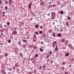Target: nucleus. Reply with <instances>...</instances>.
Listing matches in <instances>:
<instances>
[{"label": "nucleus", "instance_id": "obj_40", "mask_svg": "<svg viewBox=\"0 0 74 74\" xmlns=\"http://www.w3.org/2000/svg\"><path fill=\"white\" fill-rule=\"evenodd\" d=\"M42 28V26L41 25L40 27V29H41Z\"/></svg>", "mask_w": 74, "mask_h": 74}, {"label": "nucleus", "instance_id": "obj_4", "mask_svg": "<svg viewBox=\"0 0 74 74\" xmlns=\"http://www.w3.org/2000/svg\"><path fill=\"white\" fill-rule=\"evenodd\" d=\"M44 3H45V2L42 1L40 3V5H44Z\"/></svg>", "mask_w": 74, "mask_h": 74}, {"label": "nucleus", "instance_id": "obj_26", "mask_svg": "<svg viewBox=\"0 0 74 74\" xmlns=\"http://www.w3.org/2000/svg\"><path fill=\"white\" fill-rule=\"evenodd\" d=\"M38 54H36L35 55V57H36V58H37V57H38Z\"/></svg>", "mask_w": 74, "mask_h": 74}, {"label": "nucleus", "instance_id": "obj_61", "mask_svg": "<svg viewBox=\"0 0 74 74\" xmlns=\"http://www.w3.org/2000/svg\"><path fill=\"white\" fill-rule=\"evenodd\" d=\"M5 15L4 14H3V15H2V16H4Z\"/></svg>", "mask_w": 74, "mask_h": 74}, {"label": "nucleus", "instance_id": "obj_21", "mask_svg": "<svg viewBox=\"0 0 74 74\" xmlns=\"http://www.w3.org/2000/svg\"><path fill=\"white\" fill-rule=\"evenodd\" d=\"M67 18L68 19H69V20H70V19H71V18L69 16L67 17Z\"/></svg>", "mask_w": 74, "mask_h": 74}, {"label": "nucleus", "instance_id": "obj_42", "mask_svg": "<svg viewBox=\"0 0 74 74\" xmlns=\"http://www.w3.org/2000/svg\"><path fill=\"white\" fill-rule=\"evenodd\" d=\"M37 46H35L34 47V49H36V48H37Z\"/></svg>", "mask_w": 74, "mask_h": 74}, {"label": "nucleus", "instance_id": "obj_6", "mask_svg": "<svg viewBox=\"0 0 74 74\" xmlns=\"http://www.w3.org/2000/svg\"><path fill=\"white\" fill-rule=\"evenodd\" d=\"M69 53H65V56H66V57H67V56H69Z\"/></svg>", "mask_w": 74, "mask_h": 74}, {"label": "nucleus", "instance_id": "obj_16", "mask_svg": "<svg viewBox=\"0 0 74 74\" xmlns=\"http://www.w3.org/2000/svg\"><path fill=\"white\" fill-rule=\"evenodd\" d=\"M52 36L53 37H55V33L53 32L52 34Z\"/></svg>", "mask_w": 74, "mask_h": 74}, {"label": "nucleus", "instance_id": "obj_44", "mask_svg": "<svg viewBox=\"0 0 74 74\" xmlns=\"http://www.w3.org/2000/svg\"><path fill=\"white\" fill-rule=\"evenodd\" d=\"M65 64V62H63L62 63V64Z\"/></svg>", "mask_w": 74, "mask_h": 74}, {"label": "nucleus", "instance_id": "obj_53", "mask_svg": "<svg viewBox=\"0 0 74 74\" xmlns=\"http://www.w3.org/2000/svg\"><path fill=\"white\" fill-rule=\"evenodd\" d=\"M1 36H3V33H2L1 34Z\"/></svg>", "mask_w": 74, "mask_h": 74}, {"label": "nucleus", "instance_id": "obj_7", "mask_svg": "<svg viewBox=\"0 0 74 74\" xmlns=\"http://www.w3.org/2000/svg\"><path fill=\"white\" fill-rule=\"evenodd\" d=\"M72 47V48L73 47V46H72V45H71V44H69L68 45V47Z\"/></svg>", "mask_w": 74, "mask_h": 74}, {"label": "nucleus", "instance_id": "obj_24", "mask_svg": "<svg viewBox=\"0 0 74 74\" xmlns=\"http://www.w3.org/2000/svg\"><path fill=\"white\" fill-rule=\"evenodd\" d=\"M53 43L54 44H57V42L56 41H54Z\"/></svg>", "mask_w": 74, "mask_h": 74}, {"label": "nucleus", "instance_id": "obj_46", "mask_svg": "<svg viewBox=\"0 0 74 74\" xmlns=\"http://www.w3.org/2000/svg\"><path fill=\"white\" fill-rule=\"evenodd\" d=\"M5 3H6V4H8V1H6L5 2Z\"/></svg>", "mask_w": 74, "mask_h": 74}, {"label": "nucleus", "instance_id": "obj_56", "mask_svg": "<svg viewBox=\"0 0 74 74\" xmlns=\"http://www.w3.org/2000/svg\"><path fill=\"white\" fill-rule=\"evenodd\" d=\"M30 21H32V18H31L30 19Z\"/></svg>", "mask_w": 74, "mask_h": 74}, {"label": "nucleus", "instance_id": "obj_13", "mask_svg": "<svg viewBox=\"0 0 74 74\" xmlns=\"http://www.w3.org/2000/svg\"><path fill=\"white\" fill-rule=\"evenodd\" d=\"M46 67V66H45V64H44L43 65V69H44H44H45V68Z\"/></svg>", "mask_w": 74, "mask_h": 74}, {"label": "nucleus", "instance_id": "obj_32", "mask_svg": "<svg viewBox=\"0 0 74 74\" xmlns=\"http://www.w3.org/2000/svg\"><path fill=\"white\" fill-rule=\"evenodd\" d=\"M35 32L36 33V34H37V35L38 34V32H37V31H36Z\"/></svg>", "mask_w": 74, "mask_h": 74}, {"label": "nucleus", "instance_id": "obj_55", "mask_svg": "<svg viewBox=\"0 0 74 74\" xmlns=\"http://www.w3.org/2000/svg\"><path fill=\"white\" fill-rule=\"evenodd\" d=\"M4 74H6V73L5 72V71H3Z\"/></svg>", "mask_w": 74, "mask_h": 74}, {"label": "nucleus", "instance_id": "obj_1", "mask_svg": "<svg viewBox=\"0 0 74 74\" xmlns=\"http://www.w3.org/2000/svg\"><path fill=\"white\" fill-rule=\"evenodd\" d=\"M51 18L52 19H54L55 18V15L56 13L54 12H51Z\"/></svg>", "mask_w": 74, "mask_h": 74}, {"label": "nucleus", "instance_id": "obj_38", "mask_svg": "<svg viewBox=\"0 0 74 74\" xmlns=\"http://www.w3.org/2000/svg\"><path fill=\"white\" fill-rule=\"evenodd\" d=\"M40 34H42V31H40Z\"/></svg>", "mask_w": 74, "mask_h": 74}, {"label": "nucleus", "instance_id": "obj_14", "mask_svg": "<svg viewBox=\"0 0 74 74\" xmlns=\"http://www.w3.org/2000/svg\"><path fill=\"white\" fill-rule=\"evenodd\" d=\"M50 56L49 55L48 56H47L46 57V58H47V59H48V58H49Z\"/></svg>", "mask_w": 74, "mask_h": 74}, {"label": "nucleus", "instance_id": "obj_18", "mask_svg": "<svg viewBox=\"0 0 74 74\" xmlns=\"http://www.w3.org/2000/svg\"><path fill=\"white\" fill-rule=\"evenodd\" d=\"M65 42L66 43V44H68V43L69 42V40H67L65 41Z\"/></svg>", "mask_w": 74, "mask_h": 74}, {"label": "nucleus", "instance_id": "obj_64", "mask_svg": "<svg viewBox=\"0 0 74 74\" xmlns=\"http://www.w3.org/2000/svg\"><path fill=\"white\" fill-rule=\"evenodd\" d=\"M22 25H24V23H23L22 24Z\"/></svg>", "mask_w": 74, "mask_h": 74}, {"label": "nucleus", "instance_id": "obj_10", "mask_svg": "<svg viewBox=\"0 0 74 74\" xmlns=\"http://www.w3.org/2000/svg\"><path fill=\"white\" fill-rule=\"evenodd\" d=\"M62 49H66V47L63 46L62 47Z\"/></svg>", "mask_w": 74, "mask_h": 74}, {"label": "nucleus", "instance_id": "obj_50", "mask_svg": "<svg viewBox=\"0 0 74 74\" xmlns=\"http://www.w3.org/2000/svg\"><path fill=\"white\" fill-rule=\"evenodd\" d=\"M4 71H2V73H4Z\"/></svg>", "mask_w": 74, "mask_h": 74}, {"label": "nucleus", "instance_id": "obj_25", "mask_svg": "<svg viewBox=\"0 0 74 74\" xmlns=\"http://www.w3.org/2000/svg\"><path fill=\"white\" fill-rule=\"evenodd\" d=\"M23 48H25L26 47V45H23Z\"/></svg>", "mask_w": 74, "mask_h": 74}, {"label": "nucleus", "instance_id": "obj_45", "mask_svg": "<svg viewBox=\"0 0 74 74\" xmlns=\"http://www.w3.org/2000/svg\"><path fill=\"white\" fill-rule=\"evenodd\" d=\"M62 41L63 42H64V39H62Z\"/></svg>", "mask_w": 74, "mask_h": 74}, {"label": "nucleus", "instance_id": "obj_28", "mask_svg": "<svg viewBox=\"0 0 74 74\" xmlns=\"http://www.w3.org/2000/svg\"><path fill=\"white\" fill-rule=\"evenodd\" d=\"M60 14H63V12L61 11L60 12Z\"/></svg>", "mask_w": 74, "mask_h": 74}, {"label": "nucleus", "instance_id": "obj_9", "mask_svg": "<svg viewBox=\"0 0 74 74\" xmlns=\"http://www.w3.org/2000/svg\"><path fill=\"white\" fill-rule=\"evenodd\" d=\"M48 52H49V55H51L52 53V52L51 51H49Z\"/></svg>", "mask_w": 74, "mask_h": 74}, {"label": "nucleus", "instance_id": "obj_59", "mask_svg": "<svg viewBox=\"0 0 74 74\" xmlns=\"http://www.w3.org/2000/svg\"><path fill=\"white\" fill-rule=\"evenodd\" d=\"M54 45V44H53V45H52L53 47V48H54V47H53V45Z\"/></svg>", "mask_w": 74, "mask_h": 74}, {"label": "nucleus", "instance_id": "obj_54", "mask_svg": "<svg viewBox=\"0 0 74 74\" xmlns=\"http://www.w3.org/2000/svg\"><path fill=\"white\" fill-rule=\"evenodd\" d=\"M1 1H0V4H1Z\"/></svg>", "mask_w": 74, "mask_h": 74}, {"label": "nucleus", "instance_id": "obj_22", "mask_svg": "<svg viewBox=\"0 0 74 74\" xmlns=\"http://www.w3.org/2000/svg\"><path fill=\"white\" fill-rule=\"evenodd\" d=\"M5 57H7V56H8V55H7V53H6L5 54Z\"/></svg>", "mask_w": 74, "mask_h": 74}, {"label": "nucleus", "instance_id": "obj_12", "mask_svg": "<svg viewBox=\"0 0 74 74\" xmlns=\"http://www.w3.org/2000/svg\"><path fill=\"white\" fill-rule=\"evenodd\" d=\"M40 52H42V51H43V49L42 48H40Z\"/></svg>", "mask_w": 74, "mask_h": 74}, {"label": "nucleus", "instance_id": "obj_34", "mask_svg": "<svg viewBox=\"0 0 74 74\" xmlns=\"http://www.w3.org/2000/svg\"><path fill=\"white\" fill-rule=\"evenodd\" d=\"M41 69H42V67L41 66H40L39 69V70H41Z\"/></svg>", "mask_w": 74, "mask_h": 74}, {"label": "nucleus", "instance_id": "obj_19", "mask_svg": "<svg viewBox=\"0 0 74 74\" xmlns=\"http://www.w3.org/2000/svg\"><path fill=\"white\" fill-rule=\"evenodd\" d=\"M55 50L56 51H58V48H55Z\"/></svg>", "mask_w": 74, "mask_h": 74}, {"label": "nucleus", "instance_id": "obj_47", "mask_svg": "<svg viewBox=\"0 0 74 74\" xmlns=\"http://www.w3.org/2000/svg\"><path fill=\"white\" fill-rule=\"evenodd\" d=\"M13 69H14V70H15V67H13Z\"/></svg>", "mask_w": 74, "mask_h": 74}, {"label": "nucleus", "instance_id": "obj_37", "mask_svg": "<svg viewBox=\"0 0 74 74\" xmlns=\"http://www.w3.org/2000/svg\"><path fill=\"white\" fill-rule=\"evenodd\" d=\"M53 7H56V5H55V4L53 5Z\"/></svg>", "mask_w": 74, "mask_h": 74}, {"label": "nucleus", "instance_id": "obj_60", "mask_svg": "<svg viewBox=\"0 0 74 74\" xmlns=\"http://www.w3.org/2000/svg\"><path fill=\"white\" fill-rule=\"evenodd\" d=\"M53 61H51V63H53Z\"/></svg>", "mask_w": 74, "mask_h": 74}, {"label": "nucleus", "instance_id": "obj_58", "mask_svg": "<svg viewBox=\"0 0 74 74\" xmlns=\"http://www.w3.org/2000/svg\"><path fill=\"white\" fill-rule=\"evenodd\" d=\"M69 67H71V65H70L69 66Z\"/></svg>", "mask_w": 74, "mask_h": 74}, {"label": "nucleus", "instance_id": "obj_23", "mask_svg": "<svg viewBox=\"0 0 74 74\" xmlns=\"http://www.w3.org/2000/svg\"><path fill=\"white\" fill-rule=\"evenodd\" d=\"M5 9L6 10H7V9H8V7L7 6H5Z\"/></svg>", "mask_w": 74, "mask_h": 74}, {"label": "nucleus", "instance_id": "obj_57", "mask_svg": "<svg viewBox=\"0 0 74 74\" xmlns=\"http://www.w3.org/2000/svg\"><path fill=\"white\" fill-rule=\"evenodd\" d=\"M56 48H58V46H56Z\"/></svg>", "mask_w": 74, "mask_h": 74}, {"label": "nucleus", "instance_id": "obj_29", "mask_svg": "<svg viewBox=\"0 0 74 74\" xmlns=\"http://www.w3.org/2000/svg\"><path fill=\"white\" fill-rule=\"evenodd\" d=\"M18 43H19V45H21V42H20V41H18Z\"/></svg>", "mask_w": 74, "mask_h": 74}, {"label": "nucleus", "instance_id": "obj_30", "mask_svg": "<svg viewBox=\"0 0 74 74\" xmlns=\"http://www.w3.org/2000/svg\"><path fill=\"white\" fill-rule=\"evenodd\" d=\"M49 60H50L49 59H47V62H50V61L49 62Z\"/></svg>", "mask_w": 74, "mask_h": 74}, {"label": "nucleus", "instance_id": "obj_63", "mask_svg": "<svg viewBox=\"0 0 74 74\" xmlns=\"http://www.w3.org/2000/svg\"><path fill=\"white\" fill-rule=\"evenodd\" d=\"M43 44V42H41V44Z\"/></svg>", "mask_w": 74, "mask_h": 74}, {"label": "nucleus", "instance_id": "obj_43", "mask_svg": "<svg viewBox=\"0 0 74 74\" xmlns=\"http://www.w3.org/2000/svg\"><path fill=\"white\" fill-rule=\"evenodd\" d=\"M23 41L24 42H25V43L26 42V40H23Z\"/></svg>", "mask_w": 74, "mask_h": 74}, {"label": "nucleus", "instance_id": "obj_2", "mask_svg": "<svg viewBox=\"0 0 74 74\" xmlns=\"http://www.w3.org/2000/svg\"><path fill=\"white\" fill-rule=\"evenodd\" d=\"M32 2H30V3L29 4V5L28 6V8H31V5H32Z\"/></svg>", "mask_w": 74, "mask_h": 74}, {"label": "nucleus", "instance_id": "obj_20", "mask_svg": "<svg viewBox=\"0 0 74 74\" xmlns=\"http://www.w3.org/2000/svg\"><path fill=\"white\" fill-rule=\"evenodd\" d=\"M58 37H61V34H58Z\"/></svg>", "mask_w": 74, "mask_h": 74}, {"label": "nucleus", "instance_id": "obj_52", "mask_svg": "<svg viewBox=\"0 0 74 74\" xmlns=\"http://www.w3.org/2000/svg\"><path fill=\"white\" fill-rule=\"evenodd\" d=\"M33 41L34 42H35L36 40H34V39L33 40Z\"/></svg>", "mask_w": 74, "mask_h": 74}, {"label": "nucleus", "instance_id": "obj_3", "mask_svg": "<svg viewBox=\"0 0 74 74\" xmlns=\"http://www.w3.org/2000/svg\"><path fill=\"white\" fill-rule=\"evenodd\" d=\"M45 41L46 42H49V39H48V38H46V39H45Z\"/></svg>", "mask_w": 74, "mask_h": 74}, {"label": "nucleus", "instance_id": "obj_62", "mask_svg": "<svg viewBox=\"0 0 74 74\" xmlns=\"http://www.w3.org/2000/svg\"><path fill=\"white\" fill-rule=\"evenodd\" d=\"M31 61H32V60H33V59L31 58Z\"/></svg>", "mask_w": 74, "mask_h": 74}, {"label": "nucleus", "instance_id": "obj_51", "mask_svg": "<svg viewBox=\"0 0 74 74\" xmlns=\"http://www.w3.org/2000/svg\"><path fill=\"white\" fill-rule=\"evenodd\" d=\"M3 14H5V12H3Z\"/></svg>", "mask_w": 74, "mask_h": 74}, {"label": "nucleus", "instance_id": "obj_35", "mask_svg": "<svg viewBox=\"0 0 74 74\" xmlns=\"http://www.w3.org/2000/svg\"><path fill=\"white\" fill-rule=\"evenodd\" d=\"M28 73L29 74H32V72H29Z\"/></svg>", "mask_w": 74, "mask_h": 74}, {"label": "nucleus", "instance_id": "obj_15", "mask_svg": "<svg viewBox=\"0 0 74 74\" xmlns=\"http://www.w3.org/2000/svg\"><path fill=\"white\" fill-rule=\"evenodd\" d=\"M66 26H69V22H67L66 23Z\"/></svg>", "mask_w": 74, "mask_h": 74}, {"label": "nucleus", "instance_id": "obj_36", "mask_svg": "<svg viewBox=\"0 0 74 74\" xmlns=\"http://www.w3.org/2000/svg\"><path fill=\"white\" fill-rule=\"evenodd\" d=\"M8 69L9 70V71H11L12 70V69H11L10 68H8Z\"/></svg>", "mask_w": 74, "mask_h": 74}, {"label": "nucleus", "instance_id": "obj_5", "mask_svg": "<svg viewBox=\"0 0 74 74\" xmlns=\"http://www.w3.org/2000/svg\"><path fill=\"white\" fill-rule=\"evenodd\" d=\"M15 66L16 67H18L19 66V64L18 63H17L15 65Z\"/></svg>", "mask_w": 74, "mask_h": 74}, {"label": "nucleus", "instance_id": "obj_17", "mask_svg": "<svg viewBox=\"0 0 74 74\" xmlns=\"http://www.w3.org/2000/svg\"><path fill=\"white\" fill-rule=\"evenodd\" d=\"M19 55L20 56H21V57H23V54L20 53Z\"/></svg>", "mask_w": 74, "mask_h": 74}, {"label": "nucleus", "instance_id": "obj_39", "mask_svg": "<svg viewBox=\"0 0 74 74\" xmlns=\"http://www.w3.org/2000/svg\"><path fill=\"white\" fill-rule=\"evenodd\" d=\"M10 3H12V0H10L9 1Z\"/></svg>", "mask_w": 74, "mask_h": 74}, {"label": "nucleus", "instance_id": "obj_49", "mask_svg": "<svg viewBox=\"0 0 74 74\" xmlns=\"http://www.w3.org/2000/svg\"><path fill=\"white\" fill-rule=\"evenodd\" d=\"M47 15H48V16H50V14L49 13H48V14H47Z\"/></svg>", "mask_w": 74, "mask_h": 74}, {"label": "nucleus", "instance_id": "obj_11", "mask_svg": "<svg viewBox=\"0 0 74 74\" xmlns=\"http://www.w3.org/2000/svg\"><path fill=\"white\" fill-rule=\"evenodd\" d=\"M16 33H17V32H16V31H15L13 33V34H14V35H15V34H16Z\"/></svg>", "mask_w": 74, "mask_h": 74}, {"label": "nucleus", "instance_id": "obj_48", "mask_svg": "<svg viewBox=\"0 0 74 74\" xmlns=\"http://www.w3.org/2000/svg\"><path fill=\"white\" fill-rule=\"evenodd\" d=\"M64 74H68V72H66Z\"/></svg>", "mask_w": 74, "mask_h": 74}, {"label": "nucleus", "instance_id": "obj_41", "mask_svg": "<svg viewBox=\"0 0 74 74\" xmlns=\"http://www.w3.org/2000/svg\"><path fill=\"white\" fill-rule=\"evenodd\" d=\"M29 48H32V45H29Z\"/></svg>", "mask_w": 74, "mask_h": 74}, {"label": "nucleus", "instance_id": "obj_31", "mask_svg": "<svg viewBox=\"0 0 74 74\" xmlns=\"http://www.w3.org/2000/svg\"><path fill=\"white\" fill-rule=\"evenodd\" d=\"M64 69V66H63L62 68V70H63Z\"/></svg>", "mask_w": 74, "mask_h": 74}, {"label": "nucleus", "instance_id": "obj_27", "mask_svg": "<svg viewBox=\"0 0 74 74\" xmlns=\"http://www.w3.org/2000/svg\"><path fill=\"white\" fill-rule=\"evenodd\" d=\"M7 25H9L10 24V23L8 22L7 23Z\"/></svg>", "mask_w": 74, "mask_h": 74}, {"label": "nucleus", "instance_id": "obj_8", "mask_svg": "<svg viewBox=\"0 0 74 74\" xmlns=\"http://www.w3.org/2000/svg\"><path fill=\"white\" fill-rule=\"evenodd\" d=\"M35 28H38V24H36L35 26Z\"/></svg>", "mask_w": 74, "mask_h": 74}, {"label": "nucleus", "instance_id": "obj_33", "mask_svg": "<svg viewBox=\"0 0 74 74\" xmlns=\"http://www.w3.org/2000/svg\"><path fill=\"white\" fill-rule=\"evenodd\" d=\"M8 42H9V43H10L11 42V40H9L8 41Z\"/></svg>", "mask_w": 74, "mask_h": 74}]
</instances>
